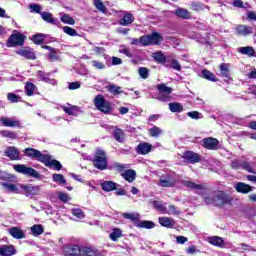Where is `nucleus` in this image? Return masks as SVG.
I'll use <instances>...</instances> for the list:
<instances>
[{"label": "nucleus", "instance_id": "9", "mask_svg": "<svg viewBox=\"0 0 256 256\" xmlns=\"http://www.w3.org/2000/svg\"><path fill=\"white\" fill-rule=\"evenodd\" d=\"M182 185H184V187H188V189H196L198 195H203V193H209L207 184H195V182L184 180L182 181Z\"/></svg>", "mask_w": 256, "mask_h": 256}, {"label": "nucleus", "instance_id": "35", "mask_svg": "<svg viewBox=\"0 0 256 256\" xmlns=\"http://www.w3.org/2000/svg\"><path fill=\"white\" fill-rule=\"evenodd\" d=\"M159 223L162 225V227L171 228L173 225H175V221L172 218L169 217H160Z\"/></svg>", "mask_w": 256, "mask_h": 256}, {"label": "nucleus", "instance_id": "11", "mask_svg": "<svg viewBox=\"0 0 256 256\" xmlns=\"http://www.w3.org/2000/svg\"><path fill=\"white\" fill-rule=\"evenodd\" d=\"M20 189H22L21 195H26V197H30V195H39V186L33 185H20Z\"/></svg>", "mask_w": 256, "mask_h": 256}, {"label": "nucleus", "instance_id": "32", "mask_svg": "<svg viewBox=\"0 0 256 256\" xmlns=\"http://www.w3.org/2000/svg\"><path fill=\"white\" fill-rule=\"evenodd\" d=\"M122 177L125 181H128V183H133V181H135V177H137V173L135 170L129 169L122 173Z\"/></svg>", "mask_w": 256, "mask_h": 256}, {"label": "nucleus", "instance_id": "50", "mask_svg": "<svg viewBox=\"0 0 256 256\" xmlns=\"http://www.w3.org/2000/svg\"><path fill=\"white\" fill-rule=\"evenodd\" d=\"M62 31H64V33H66V35H69L70 37H77V35H79L77 33V30L69 26H64L62 28Z\"/></svg>", "mask_w": 256, "mask_h": 256}, {"label": "nucleus", "instance_id": "42", "mask_svg": "<svg viewBox=\"0 0 256 256\" xmlns=\"http://www.w3.org/2000/svg\"><path fill=\"white\" fill-rule=\"evenodd\" d=\"M93 5H94V7H96V9L98 11H100V13H107V7L103 3V1H101V0H94L93 1Z\"/></svg>", "mask_w": 256, "mask_h": 256}, {"label": "nucleus", "instance_id": "49", "mask_svg": "<svg viewBox=\"0 0 256 256\" xmlns=\"http://www.w3.org/2000/svg\"><path fill=\"white\" fill-rule=\"evenodd\" d=\"M202 75H203L204 79H207L208 81H213L214 83H215V81H217L215 74H213V72H211L209 70H203Z\"/></svg>", "mask_w": 256, "mask_h": 256}, {"label": "nucleus", "instance_id": "61", "mask_svg": "<svg viewBox=\"0 0 256 256\" xmlns=\"http://www.w3.org/2000/svg\"><path fill=\"white\" fill-rule=\"evenodd\" d=\"M138 73L142 79H147V77H149V69L146 67H140Z\"/></svg>", "mask_w": 256, "mask_h": 256}, {"label": "nucleus", "instance_id": "48", "mask_svg": "<svg viewBox=\"0 0 256 256\" xmlns=\"http://www.w3.org/2000/svg\"><path fill=\"white\" fill-rule=\"evenodd\" d=\"M71 213L74 217H76V219H85V212H83V210L80 208H73Z\"/></svg>", "mask_w": 256, "mask_h": 256}, {"label": "nucleus", "instance_id": "54", "mask_svg": "<svg viewBox=\"0 0 256 256\" xmlns=\"http://www.w3.org/2000/svg\"><path fill=\"white\" fill-rule=\"evenodd\" d=\"M32 41L35 43V45H41L43 41H45V35L44 34H35L32 36Z\"/></svg>", "mask_w": 256, "mask_h": 256}, {"label": "nucleus", "instance_id": "38", "mask_svg": "<svg viewBox=\"0 0 256 256\" xmlns=\"http://www.w3.org/2000/svg\"><path fill=\"white\" fill-rule=\"evenodd\" d=\"M136 227H139V229H153V227H155V223L152 221L136 222Z\"/></svg>", "mask_w": 256, "mask_h": 256}, {"label": "nucleus", "instance_id": "59", "mask_svg": "<svg viewBox=\"0 0 256 256\" xmlns=\"http://www.w3.org/2000/svg\"><path fill=\"white\" fill-rule=\"evenodd\" d=\"M70 255H72V256H81V248L78 245H73L70 248Z\"/></svg>", "mask_w": 256, "mask_h": 256}, {"label": "nucleus", "instance_id": "55", "mask_svg": "<svg viewBox=\"0 0 256 256\" xmlns=\"http://www.w3.org/2000/svg\"><path fill=\"white\" fill-rule=\"evenodd\" d=\"M0 135L2 137H7L8 139H17V134H15V132H12V131H9V130L1 131Z\"/></svg>", "mask_w": 256, "mask_h": 256}, {"label": "nucleus", "instance_id": "33", "mask_svg": "<svg viewBox=\"0 0 256 256\" xmlns=\"http://www.w3.org/2000/svg\"><path fill=\"white\" fill-rule=\"evenodd\" d=\"M151 203L153 204L154 209L160 211V213L167 214V206L163 204V201L153 200Z\"/></svg>", "mask_w": 256, "mask_h": 256}, {"label": "nucleus", "instance_id": "17", "mask_svg": "<svg viewBox=\"0 0 256 256\" xmlns=\"http://www.w3.org/2000/svg\"><path fill=\"white\" fill-rule=\"evenodd\" d=\"M236 33L242 37H247L253 35V27L240 24L236 26Z\"/></svg>", "mask_w": 256, "mask_h": 256}, {"label": "nucleus", "instance_id": "56", "mask_svg": "<svg viewBox=\"0 0 256 256\" xmlns=\"http://www.w3.org/2000/svg\"><path fill=\"white\" fill-rule=\"evenodd\" d=\"M92 67H94V69H105V63L99 61V60H92L91 62Z\"/></svg>", "mask_w": 256, "mask_h": 256}, {"label": "nucleus", "instance_id": "4", "mask_svg": "<svg viewBox=\"0 0 256 256\" xmlns=\"http://www.w3.org/2000/svg\"><path fill=\"white\" fill-rule=\"evenodd\" d=\"M25 39H27V36L17 30H14L8 38L6 45L7 47H23V45H25Z\"/></svg>", "mask_w": 256, "mask_h": 256}, {"label": "nucleus", "instance_id": "18", "mask_svg": "<svg viewBox=\"0 0 256 256\" xmlns=\"http://www.w3.org/2000/svg\"><path fill=\"white\" fill-rule=\"evenodd\" d=\"M159 185L160 187H173L175 185V178L169 174L163 175L160 177Z\"/></svg>", "mask_w": 256, "mask_h": 256}, {"label": "nucleus", "instance_id": "28", "mask_svg": "<svg viewBox=\"0 0 256 256\" xmlns=\"http://www.w3.org/2000/svg\"><path fill=\"white\" fill-rule=\"evenodd\" d=\"M220 73L222 77H224V81H226V83H229V81H231V76H229V64H220Z\"/></svg>", "mask_w": 256, "mask_h": 256}, {"label": "nucleus", "instance_id": "58", "mask_svg": "<svg viewBox=\"0 0 256 256\" xmlns=\"http://www.w3.org/2000/svg\"><path fill=\"white\" fill-rule=\"evenodd\" d=\"M58 199L62 201V203H67V201H71V197H69V194L63 193V192H58Z\"/></svg>", "mask_w": 256, "mask_h": 256}, {"label": "nucleus", "instance_id": "51", "mask_svg": "<svg viewBox=\"0 0 256 256\" xmlns=\"http://www.w3.org/2000/svg\"><path fill=\"white\" fill-rule=\"evenodd\" d=\"M123 235V232L119 228L113 229L112 233H110V239L112 241H117Z\"/></svg>", "mask_w": 256, "mask_h": 256}, {"label": "nucleus", "instance_id": "21", "mask_svg": "<svg viewBox=\"0 0 256 256\" xmlns=\"http://www.w3.org/2000/svg\"><path fill=\"white\" fill-rule=\"evenodd\" d=\"M152 147L151 144L143 142L136 147V152H138L139 155H147L148 153H151Z\"/></svg>", "mask_w": 256, "mask_h": 256}, {"label": "nucleus", "instance_id": "22", "mask_svg": "<svg viewBox=\"0 0 256 256\" xmlns=\"http://www.w3.org/2000/svg\"><path fill=\"white\" fill-rule=\"evenodd\" d=\"M37 77H39L41 81H44V83H48L50 85H56L57 83L55 79L50 77L49 73H45L44 71H41V70L37 72Z\"/></svg>", "mask_w": 256, "mask_h": 256}, {"label": "nucleus", "instance_id": "29", "mask_svg": "<svg viewBox=\"0 0 256 256\" xmlns=\"http://www.w3.org/2000/svg\"><path fill=\"white\" fill-rule=\"evenodd\" d=\"M207 241H208V243H210V245H214V247H224L225 246V242L223 241V238H221L219 236L208 237Z\"/></svg>", "mask_w": 256, "mask_h": 256}, {"label": "nucleus", "instance_id": "62", "mask_svg": "<svg viewBox=\"0 0 256 256\" xmlns=\"http://www.w3.org/2000/svg\"><path fill=\"white\" fill-rule=\"evenodd\" d=\"M119 53H123V55H126V57H133V54H131V50L127 48V46H121L119 49Z\"/></svg>", "mask_w": 256, "mask_h": 256}, {"label": "nucleus", "instance_id": "8", "mask_svg": "<svg viewBox=\"0 0 256 256\" xmlns=\"http://www.w3.org/2000/svg\"><path fill=\"white\" fill-rule=\"evenodd\" d=\"M24 155H26V157H30V159H36V161H40V163H43L47 157V154H43L35 148L24 149Z\"/></svg>", "mask_w": 256, "mask_h": 256}, {"label": "nucleus", "instance_id": "15", "mask_svg": "<svg viewBox=\"0 0 256 256\" xmlns=\"http://www.w3.org/2000/svg\"><path fill=\"white\" fill-rule=\"evenodd\" d=\"M1 185L2 187H4V189L8 190L10 193H15L16 195H21L23 193L21 189V184L2 182Z\"/></svg>", "mask_w": 256, "mask_h": 256}, {"label": "nucleus", "instance_id": "47", "mask_svg": "<svg viewBox=\"0 0 256 256\" xmlns=\"http://www.w3.org/2000/svg\"><path fill=\"white\" fill-rule=\"evenodd\" d=\"M60 21L66 25H75V19H73V17L69 16L68 14H63L60 18Z\"/></svg>", "mask_w": 256, "mask_h": 256}, {"label": "nucleus", "instance_id": "16", "mask_svg": "<svg viewBox=\"0 0 256 256\" xmlns=\"http://www.w3.org/2000/svg\"><path fill=\"white\" fill-rule=\"evenodd\" d=\"M16 53H17V55L24 57V59H28V60L37 59L35 52H33V50L31 48H21L18 51H16Z\"/></svg>", "mask_w": 256, "mask_h": 256}, {"label": "nucleus", "instance_id": "27", "mask_svg": "<svg viewBox=\"0 0 256 256\" xmlns=\"http://www.w3.org/2000/svg\"><path fill=\"white\" fill-rule=\"evenodd\" d=\"M40 15L43 21H46V23H50L51 25H59V20L53 18V14L49 12H41Z\"/></svg>", "mask_w": 256, "mask_h": 256}, {"label": "nucleus", "instance_id": "39", "mask_svg": "<svg viewBox=\"0 0 256 256\" xmlns=\"http://www.w3.org/2000/svg\"><path fill=\"white\" fill-rule=\"evenodd\" d=\"M106 89H108V91H109V93H111V95H121L123 93L122 88L117 85L107 86Z\"/></svg>", "mask_w": 256, "mask_h": 256}, {"label": "nucleus", "instance_id": "7", "mask_svg": "<svg viewBox=\"0 0 256 256\" xmlns=\"http://www.w3.org/2000/svg\"><path fill=\"white\" fill-rule=\"evenodd\" d=\"M157 89L159 91L158 94V101H170L171 95L170 93H173V88L168 87L165 83H161L157 85Z\"/></svg>", "mask_w": 256, "mask_h": 256}, {"label": "nucleus", "instance_id": "26", "mask_svg": "<svg viewBox=\"0 0 256 256\" xmlns=\"http://www.w3.org/2000/svg\"><path fill=\"white\" fill-rule=\"evenodd\" d=\"M237 52L241 53V55H247L248 57H255L256 55L255 48L252 46L239 47Z\"/></svg>", "mask_w": 256, "mask_h": 256}, {"label": "nucleus", "instance_id": "36", "mask_svg": "<svg viewBox=\"0 0 256 256\" xmlns=\"http://www.w3.org/2000/svg\"><path fill=\"white\" fill-rule=\"evenodd\" d=\"M81 256H99L97 250H93L89 247H82L81 248Z\"/></svg>", "mask_w": 256, "mask_h": 256}, {"label": "nucleus", "instance_id": "25", "mask_svg": "<svg viewBox=\"0 0 256 256\" xmlns=\"http://www.w3.org/2000/svg\"><path fill=\"white\" fill-rule=\"evenodd\" d=\"M235 189L238 193H244V194L251 193V191H253V187L243 182L236 183Z\"/></svg>", "mask_w": 256, "mask_h": 256}, {"label": "nucleus", "instance_id": "43", "mask_svg": "<svg viewBox=\"0 0 256 256\" xmlns=\"http://www.w3.org/2000/svg\"><path fill=\"white\" fill-rule=\"evenodd\" d=\"M152 57L155 61H157L158 63H167V58L165 57V55L161 52H154L152 54Z\"/></svg>", "mask_w": 256, "mask_h": 256}, {"label": "nucleus", "instance_id": "3", "mask_svg": "<svg viewBox=\"0 0 256 256\" xmlns=\"http://www.w3.org/2000/svg\"><path fill=\"white\" fill-rule=\"evenodd\" d=\"M94 167L100 171L107 169V153L103 149L98 148L95 152L94 159L92 160Z\"/></svg>", "mask_w": 256, "mask_h": 256}, {"label": "nucleus", "instance_id": "31", "mask_svg": "<svg viewBox=\"0 0 256 256\" xmlns=\"http://www.w3.org/2000/svg\"><path fill=\"white\" fill-rule=\"evenodd\" d=\"M62 109L64 112L67 113V115H73L74 117H77L80 112L79 107L70 104H68L67 106H62Z\"/></svg>", "mask_w": 256, "mask_h": 256}, {"label": "nucleus", "instance_id": "14", "mask_svg": "<svg viewBox=\"0 0 256 256\" xmlns=\"http://www.w3.org/2000/svg\"><path fill=\"white\" fill-rule=\"evenodd\" d=\"M202 143H203V147H205V149L215 151V150H217V147L219 145V140H217L216 138H213V137H208V138H204L202 140Z\"/></svg>", "mask_w": 256, "mask_h": 256}, {"label": "nucleus", "instance_id": "46", "mask_svg": "<svg viewBox=\"0 0 256 256\" xmlns=\"http://www.w3.org/2000/svg\"><path fill=\"white\" fill-rule=\"evenodd\" d=\"M31 231L35 237H39V235H43L44 230L42 225L36 224L31 227Z\"/></svg>", "mask_w": 256, "mask_h": 256}, {"label": "nucleus", "instance_id": "44", "mask_svg": "<svg viewBox=\"0 0 256 256\" xmlns=\"http://www.w3.org/2000/svg\"><path fill=\"white\" fill-rule=\"evenodd\" d=\"M122 217H124V219H130V221H134L135 225L139 223V214L137 213H123Z\"/></svg>", "mask_w": 256, "mask_h": 256}, {"label": "nucleus", "instance_id": "53", "mask_svg": "<svg viewBox=\"0 0 256 256\" xmlns=\"http://www.w3.org/2000/svg\"><path fill=\"white\" fill-rule=\"evenodd\" d=\"M35 88H36L35 84L31 82H27L25 85L26 95H28V97H31V95H33L35 91Z\"/></svg>", "mask_w": 256, "mask_h": 256}, {"label": "nucleus", "instance_id": "23", "mask_svg": "<svg viewBox=\"0 0 256 256\" xmlns=\"http://www.w3.org/2000/svg\"><path fill=\"white\" fill-rule=\"evenodd\" d=\"M183 159H186L189 161V163H199L200 158L199 154L193 152V151H186L183 153Z\"/></svg>", "mask_w": 256, "mask_h": 256}, {"label": "nucleus", "instance_id": "19", "mask_svg": "<svg viewBox=\"0 0 256 256\" xmlns=\"http://www.w3.org/2000/svg\"><path fill=\"white\" fill-rule=\"evenodd\" d=\"M17 253V249L13 245H1L0 255L1 256H13Z\"/></svg>", "mask_w": 256, "mask_h": 256}, {"label": "nucleus", "instance_id": "37", "mask_svg": "<svg viewBox=\"0 0 256 256\" xmlns=\"http://www.w3.org/2000/svg\"><path fill=\"white\" fill-rule=\"evenodd\" d=\"M174 14L177 15V17H181V19H189V17H191V13H189L187 9L184 8L175 10Z\"/></svg>", "mask_w": 256, "mask_h": 256}, {"label": "nucleus", "instance_id": "41", "mask_svg": "<svg viewBox=\"0 0 256 256\" xmlns=\"http://www.w3.org/2000/svg\"><path fill=\"white\" fill-rule=\"evenodd\" d=\"M113 135L119 143H123V141H125V132H123V130L115 129Z\"/></svg>", "mask_w": 256, "mask_h": 256}, {"label": "nucleus", "instance_id": "52", "mask_svg": "<svg viewBox=\"0 0 256 256\" xmlns=\"http://www.w3.org/2000/svg\"><path fill=\"white\" fill-rule=\"evenodd\" d=\"M148 131H149L150 137H159V135H161V133H163V130H161V128H159L157 126H153Z\"/></svg>", "mask_w": 256, "mask_h": 256}, {"label": "nucleus", "instance_id": "1", "mask_svg": "<svg viewBox=\"0 0 256 256\" xmlns=\"http://www.w3.org/2000/svg\"><path fill=\"white\" fill-rule=\"evenodd\" d=\"M203 199L207 205H216V207H223V205H227L233 201V198L223 191L205 194L203 195Z\"/></svg>", "mask_w": 256, "mask_h": 256}, {"label": "nucleus", "instance_id": "63", "mask_svg": "<svg viewBox=\"0 0 256 256\" xmlns=\"http://www.w3.org/2000/svg\"><path fill=\"white\" fill-rule=\"evenodd\" d=\"M7 99L11 103H18L19 102V95L13 94V93H8L7 94Z\"/></svg>", "mask_w": 256, "mask_h": 256}, {"label": "nucleus", "instance_id": "20", "mask_svg": "<svg viewBox=\"0 0 256 256\" xmlns=\"http://www.w3.org/2000/svg\"><path fill=\"white\" fill-rule=\"evenodd\" d=\"M9 235L13 237V239H25V232L19 227H11L8 229Z\"/></svg>", "mask_w": 256, "mask_h": 256}, {"label": "nucleus", "instance_id": "60", "mask_svg": "<svg viewBox=\"0 0 256 256\" xmlns=\"http://www.w3.org/2000/svg\"><path fill=\"white\" fill-rule=\"evenodd\" d=\"M187 116L190 117V119H203V114L199 113L198 111L188 112Z\"/></svg>", "mask_w": 256, "mask_h": 256}, {"label": "nucleus", "instance_id": "12", "mask_svg": "<svg viewBox=\"0 0 256 256\" xmlns=\"http://www.w3.org/2000/svg\"><path fill=\"white\" fill-rule=\"evenodd\" d=\"M0 123L3 125V127H21V121L15 117H1Z\"/></svg>", "mask_w": 256, "mask_h": 256}, {"label": "nucleus", "instance_id": "2", "mask_svg": "<svg viewBox=\"0 0 256 256\" xmlns=\"http://www.w3.org/2000/svg\"><path fill=\"white\" fill-rule=\"evenodd\" d=\"M94 106L96 109H98V111L104 113V115H109L111 111H113L111 102L107 101L103 95H97L94 98Z\"/></svg>", "mask_w": 256, "mask_h": 256}, {"label": "nucleus", "instance_id": "13", "mask_svg": "<svg viewBox=\"0 0 256 256\" xmlns=\"http://www.w3.org/2000/svg\"><path fill=\"white\" fill-rule=\"evenodd\" d=\"M44 165L46 167H54V169H56V171H61V169H63V165H61V162L55 160V159H52L51 158V155L49 154H46V158H44Z\"/></svg>", "mask_w": 256, "mask_h": 256}, {"label": "nucleus", "instance_id": "40", "mask_svg": "<svg viewBox=\"0 0 256 256\" xmlns=\"http://www.w3.org/2000/svg\"><path fill=\"white\" fill-rule=\"evenodd\" d=\"M169 109L172 113H181L183 111V105L178 102H173L169 104Z\"/></svg>", "mask_w": 256, "mask_h": 256}, {"label": "nucleus", "instance_id": "34", "mask_svg": "<svg viewBox=\"0 0 256 256\" xmlns=\"http://www.w3.org/2000/svg\"><path fill=\"white\" fill-rule=\"evenodd\" d=\"M165 66L170 67L175 71H181V64L176 59H171V60L167 59Z\"/></svg>", "mask_w": 256, "mask_h": 256}, {"label": "nucleus", "instance_id": "45", "mask_svg": "<svg viewBox=\"0 0 256 256\" xmlns=\"http://www.w3.org/2000/svg\"><path fill=\"white\" fill-rule=\"evenodd\" d=\"M52 179L54 183H59V185H65V183H67V180H65V176H63V174H53Z\"/></svg>", "mask_w": 256, "mask_h": 256}, {"label": "nucleus", "instance_id": "64", "mask_svg": "<svg viewBox=\"0 0 256 256\" xmlns=\"http://www.w3.org/2000/svg\"><path fill=\"white\" fill-rule=\"evenodd\" d=\"M48 59H50V61H58L59 55H57V51H55V49L50 51Z\"/></svg>", "mask_w": 256, "mask_h": 256}, {"label": "nucleus", "instance_id": "24", "mask_svg": "<svg viewBox=\"0 0 256 256\" xmlns=\"http://www.w3.org/2000/svg\"><path fill=\"white\" fill-rule=\"evenodd\" d=\"M135 21V17L133 14L127 12L124 14L123 18L118 21L119 25H122V27H128V25H131Z\"/></svg>", "mask_w": 256, "mask_h": 256}, {"label": "nucleus", "instance_id": "30", "mask_svg": "<svg viewBox=\"0 0 256 256\" xmlns=\"http://www.w3.org/2000/svg\"><path fill=\"white\" fill-rule=\"evenodd\" d=\"M101 188L106 193H110V191H115L117 189V183L113 181H104L101 183Z\"/></svg>", "mask_w": 256, "mask_h": 256}, {"label": "nucleus", "instance_id": "5", "mask_svg": "<svg viewBox=\"0 0 256 256\" xmlns=\"http://www.w3.org/2000/svg\"><path fill=\"white\" fill-rule=\"evenodd\" d=\"M161 41H163V36H161L159 32L141 36V45H143V47H147L149 45H159Z\"/></svg>", "mask_w": 256, "mask_h": 256}, {"label": "nucleus", "instance_id": "10", "mask_svg": "<svg viewBox=\"0 0 256 256\" xmlns=\"http://www.w3.org/2000/svg\"><path fill=\"white\" fill-rule=\"evenodd\" d=\"M5 157H8L11 161L21 160V152L15 146H8L4 151Z\"/></svg>", "mask_w": 256, "mask_h": 256}, {"label": "nucleus", "instance_id": "57", "mask_svg": "<svg viewBox=\"0 0 256 256\" xmlns=\"http://www.w3.org/2000/svg\"><path fill=\"white\" fill-rule=\"evenodd\" d=\"M166 214L168 215H181V211L177 210L175 205H170L168 210L166 209Z\"/></svg>", "mask_w": 256, "mask_h": 256}, {"label": "nucleus", "instance_id": "6", "mask_svg": "<svg viewBox=\"0 0 256 256\" xmlns=\"http://www.w3.org/2000/svg\"><path fill=\"white\" fill-rule=\"evenodd\" d=\"M13 169L16 171V173H21L22 175L39 179V172L31 167L25 166L24 164H16L13 166Z\"/></svg>", "mask_w": 256, "mask_h": 256}]
</instances>
